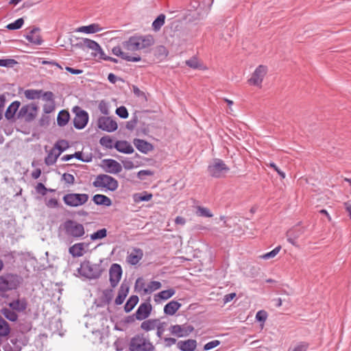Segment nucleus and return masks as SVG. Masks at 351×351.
Listing matches in <instances>:
<instances>
[{
	"label": "nucleus",
	"instance_id": "1",
	"mask_svg": "<svg viewBox=\"0 0 351 351\" xmlns=\"http://www.w3.org/2000/svg\"><path fill=\"white\" fill-rule=\"evenodd\" d=\"M22 281V278L16 274L6 273L0 276V296L3 298H7L6 293L16 290Z\"/></svg>",
	"mask_w": 351,
	"mask_h": 351
},
{
	"label": "nucleus",
	"instance_id": "2",
	"mask_svg": "<svg viewBox=\"0 0 351 351\" xmlns=\"http://www.w3.org/2000/svg\"><path fill=\"white\" fill-rule=\"evenodd\" d=\"M77 270L80 275L90 280L99 278L104 271L100 263H92L89 261H83Z\"/></svg>",
	"mask_w": 351,
	"mask_h": 351
},
{
	"label": "nucleus",
	"instance_id": "3",
	"mask_svg": "<svg viewBox=\"0 0 351 351\" xmlns=\"http://www.w3.org/2000/svg\"><path fill=\"white\" fill-rule=\"evenodd\" d=\"M62 226L64 234L69 238L77 240L82 238L85 234L84 226L75 220L66 219Z\"/></svg>",
	"mask_w": 351,
	"mask_h": 351
},
{
	"label": "nucleus",
	"instance_id": "4",
	"mask_svg": "<svg viewBox=\"0 0 351 351\" xmlns=\"http://www.w3.org/2000/svg\"><path fill=\"white\" fill-rule=\"evenodd\" d=\"M95 188H104L106 191H114L118 189V181L113 177L107 174H99L96 176L93 182Z\"/></svg>",
	"mask_w": 351,
	"mask_h": 351
},
{
	"label": "nucleus",
	"instance_id": "5",
	"mask_svg": "<svg viewBox=\"0 0 351 351\" xmlns=\"http://www.w3.org/2000/svg\"><path fill=\"white\" fill-rule=\"evenodd\" d=\"M229 170L230 168L220 158H215L213 162L208 165L207 169L209 176L215 178L224 177Z\"/></svg>",
	"mask_w": 351,
	"mask_h": 351
},
{
	"label": "nucleus",
	"instance_id": "6",
	"mask_svg": "<svg viewBox=\"0 0 351 351\" xmlns=\"http://www.w3.org/2000/svg\"><path fill=\"white\" fill-rule=\"evenodd\" d=\"M130 351H154V346L141 335H136L131 339Z\"/></svg>",
	"mask_w": 351,
	"mask_h": 351
},
{
	"label": "nucleus",
	"instance_id": "7",
	"mask_svg": "<svg viewBox=\"0 0 351 351\" xmlns=\"http://www.w3.org/2000/svg\"><path fill=\"white\" fill-rule=\"evenodd\" d=\"M76 46L82 49H84L85 48L92 49L94 51L92 54L94 56H97V55L99 54V58L101 60H106V58L109 57L105 54L98 43L89 38L81 39L76 43Z\"/></svg>",
	"mask_w": 351,
	"mask_h": 351
},
{
	"label": "nucleus",
	"instance_id": "8",
	"mask_svg": "<svg viewBox=\"0 0 351 351\" xmlns=\"http://www.w3.org/2000/svg\"><path fill=\"white\" fill-rule=\"evenodd\" d=\"M89 198L86 193H71L63 196L64 203L70 207H78L86 204Z\"/></svg>",
	"mask_w": 351,
	"mask_h": 351
},
{
	"label": "nucleus",
	"instance_id": "9",
	"mask_svg": "<svg viewBox=\"0 0 351 351\" xmlns=\"http://www.w3.org/2000/svg\"><path fill=\"white\" fill-rule=\"evenodd\" d=\"M73 112L75 114L73 119V125L77 130L84 129L88 123V113L76 106L73 108Z\"/></svg>",
	"mask_w": 351,
	"mask_h": 351
},
{
	"label": "nucleus",
	"instance_id": "10",
	"mask_svg": "<svg viewBox=\"0 0 351 351\" xmlns=\"http://www.w3.org/2000/svg\"><path fill=\"white\" fill-rule=\"evenodd\" d=\"M37 110L38 106L35 104L24 105L19 109L16 118L30 122L36 118Z\"/></svg>",
	"mask_w": 351,
	"mask_h": 351
},
{
	"label": "nucleus",
	"instance_id": "11",
	"mask_svg": "<svg viewBox=\"0 0 351 351\" xmlns=\"http://www.w3.org/2000/svg\"><path fill=\"white\" fill-rule=\"evenodd\" d=\"M268 71L267 66L261 64L258 66L252 73L251 77L248 80L250 85L261 87L265 76Z\"/></svg>",
	"mask_w": 351,
	"mask_h": 351
},
{
	"label": "nucleus",
	"instance_id": "12",
	"mask_svg": "<svg viewBox=\"0 0 351 351\" xmlns=\"http://www.w3.org/2000/svg\"><path fill=\"white\" fill-rule=\"evenodd\" d=\"M97 127L103 131L112 132L117 130L118 125L111 117L103 116L98 118Z\"/></svg>",
	"mask_w": 351,
	"mask_h": 351
},
{
	"label": "nucleus",
	"instance_id": "13",
	"mask_svg": "<svg viewBox=\"0 0 351 351\" xmlns=\"http://www.w3.org/2000/svg\"><path fill=\"white\" fill-rule=\"evenodd\" d=\"M193 330L194 327L188 324H176L171 326L169 328L171 334L179 338L189 336Z\"/></svg>",
	"mask_w": 351,
	"mask_h": 351
},
{
	"label": "nucleus",
	"instance_id": "14",
	"mask_svg": "<svg viewBox=\"0 0 351 351\" xmlns=\"http://www.w3.org/2000/svg\"><path fill=\"white\" fill-rule=\"evenodd\" d=\"M123 274L121 266L117 263L111 265L109 269L110 283L112 287H115L119 282Z\"/></svg>",
	"mask_w": 351,
	"mask_h": 351
},
{
	"label": "nucleus",
	"instance_id": "15",
	"mask_svg": "<svg viewBox=\"0 0 351 351\" xmlns=\"http://www.w3.org/2000/svg\"><path fill=\"white\" fill-rule=\"evenodd\" d=\"M152 310V304L147 302H143L139 305L135 313V317L137 320H143L147 318Z\"/></svg>",
	"mask_w": 351,
	"mask_h": 351
},
{
	"label": "nucleus",
	"instance_id": "16",
	"mask_svg": "<svg viewBox=\"0 0 351 351\" xmlns=\"http://www.w3.org/2000/svg\"><path fill=\"white\" fill-rule=\"evenodd\" d=\"M122 46H115L112 49V53L113 55L120 57L124 60H126L128 62H139L141 60V58L140 56L137 55L135 56H132L128 55V53H125L122 51Z\"/></svg>",
	"mask_w": 351,
	"mask_h": 351
},
{
	"label": "nucleus",
	"instance_id": "17",
	"mask_svg": "<svg viewBox=\"0 0 351 351\" xmlns=\"http://www.w3.org/2000/svg\"><path fill=\"white\" fill-rule=\"evenodd\" d=\"M143 252L141 248L134 247L126 258V261L131 265H137L143 258Z\"/></svg>",
	"mask_w": 351,
	"mask_h": 351
},
{
	"label": "nucleus",
	"instance_id": "18",
	"mask_svg": "<svg viewBox=\"0 0 351 351\" xmlns=\"http://www.w3.org/2000/svg\"><path fill=\"white\" fill-rule=\"evenodd\" d=\"M40 31L39 27H34L27 35H25V39L32 44L40 45L43 40L38 34Z\"/></svg>",
	"mask_w": 351,
	"mask_h": 351
},
{
	"label": "nucleus",
	"instance_id": "19",
	"mask_svg": "<svg viewBox=\"0 0 351 351\" xmlns=\"http://www.w3.org/2000/svg\"><path fill=\"white\" fill-rule=\"evenodd\" d=\"M133 144L136 148L143 154H147L154 149V146L152 143L140 138H134Z\"/></svg>",
	"mask_w": 351,
	"mask_h": 351
},
{
	"label": "nucleus",
	"instance_id": "20",
	"mask_svg": "<svg viewBox=\"0 0 351 351\" xmlns=\"http://www.w3.org/2000/svg\"><path fill=\"white\" fill-rule=\"evenodd\" d=\"M8 305L12 310L21 313L26 310L28 304L27 300L23 298L14 300L9 302Z\"/></svg>",
	"mask_w": 351,
	"mask_h": 351
},
{
	"label": "nucleus",
	"instance_id": "21",
	"mask_svg": "<svg viewBox=\"0 0 351 351\" xmlns=\"http://www.w3.org/2000/svg\"><path fill=\"white\" fill-rule=\"evenodd\" d=\"M121 45L123 49L127 51H136L140 50L137 36H130L127 40L122 42Z\"/></svg>",
	"mask_w": 351,
	"mask_h": 351
},
{
	"label": "nucleus",
	"instance_id": "22",
	"mask_svg": "<svg viewBox=\"0 0 351 351\" xmlns=\"http://www.w3.org/2000/svg\"><path fill=\"white\" fill-rule=\"evenodd\" d=\"M114 147L119 152L131 154L134 152L133 147L127 141H117L114 144Z\"/></svg>",
	"mask_w": 351,
	"mask_h": 351
},
{
	"label": "nucleus",
	"instance_id": "23",
	"mask_svg": "<svg viewBox=\"0 0 351 351\" xmlns=\"http://www.w3.org/2000/svg\"><path fill=\"white\" fill-rule=\"evenodd\" d=\"M21 102L19 101H14L12 102L5 112V119L9 121L15 120V117L17 114L16 112L19 110Z\"/></svg>",
	"mask_w": 351,
	"mask_h": 351
},
{
	"label": "nucleus",
	"instance_id": "24",
	"mask_svg": "<svg viewBox=\"0 0 351 351\" xmlns=\"http://www.w3.org/2000/svg\"><path fill=\"white\" fill-rule=\"evenodd\" d=\"M130 290V287L128 283L123 282L119 289L118 295L115 298L114 303L116 305H121L124 302Z\"/></svg>",
	"mask_w": 351,
	"mask_h": 351
},
{
	"label": "nucleus",
	"instance_id": "25",
	"mask_svg": "<svg viewBox=\"0 0 351 351\" xmlns=\"http://www.w3.org/2000/svg\"><path fill=\"white\" fill-rule=\"evenodd\" d=\"M177 348L181 351H194L197 348L195 339H186L177 342Z\"/></svg>",
	"mask_w": 351,
	"mask_h": 351
},
{
	"label": "nucleus",
	"instance_id": "26",
	"mask_svg": "<svg viewBox=\"0 0 351 351\" xmlns=\"http://www.w3.org/2000/svg\"><path fill=\"white\" fill-rule=\"evenodd\" d=\"M107 169L106 172L109 173L116 174L121 171L122 167L117 160L113 159H105L104 160Z\"/></svg>",
	"mask_w": 351,
	"mask_h": 351
},
{
	"label": "nucleus",
	"instance_id": "27",
	"mask_svg": "<svg viewBox=\"0 0 351 351\" xmlns=\"http://www.w3.org/2000/svg\"><path fill=\"white\" fill-rule=\"evenodd\" d=\"M140 50L148 48L154 44V39L152 35L137 36Z\"/></svg>",
	"mask_w": 351,
	"mask_h": 351
},
{
	"label": "nucleus",
	"instance_id": "28",
	"mask_svg": "<svg viewBox=\"0 0 351 351\" xmlns=\"http://www.w3.org/2000/svg\"><path fill=\"white\" fill-rule=\"evenodd\" d=\"M185 64L193 69H198V70H206V67L204 65V64L199 61L198 58L196 56L191 57L190 59L186 60L185 61Z\"/></svg>",
	"mask_w": 351,
	"mask_h": 351
},
{
	"label": "nucleus",
	"instance_id": "29",
	"mask_svg": "<svg viewBox=\"0 0 351 351\" xmlns=\"http://www.w3.org/2000/svg\"><path fill=\"white\" fill-rule=\"evenodd\" d=\"M69 252L73 257H80L84 255L85 253L84 251V243H77L72 246H71L69 249Z\"/></svg>",
	"mask_w": 351,
	"mask_h": 351
},
{
	"label": "nucleus",
	"instance_id": "30",
	"mask_svg": "<svg viewBox=\"0 0 351 351\" xmlns=\"http://www.w3.org/2000/svg\"><path fill=\"white\" fill-rule=\"evenodd\" d=\"M181 307V304L177 301L172 300L168 302L164 307V313L168 315H173Z\"/></svg>",
	"mask_w": 351,
	"mask_h": 351
},
{
	"label": "nucleus",
	"instance_id": "31",
	"mask_svg": "<svg viewBox=\"0 0 351 351\" xmlns=\"http://www.w3.org/2000/svg\"><path fill=\"white\" fill-rule=\"evenodd\" d=\"M93 201L98 206H110L112 205V200L105 195L96 194L93 197Z\"/></svg>",
	"mask_w": 351,
	"mask_h": 351
},
{
	"label": "nucleus",
	"instance_id": "32",
	"mask_svg": "<svg viewBox=\"0 0 351 351\" xmlns=\"http://www.w3.org/2000/svg\"><path fill=\"white\" fill-rule=\"evenodd\" d=\"M176 291L173 289H169L167 290H163L159 292L154 296V300L156 302H159L160 300H166L171 298Z\"/></svg>",
	"mask_w": 351,
	"mask_h": 351
},
{
	"label": "nucleus",
	"instance_id": "33",
	"mask_svg": "<svg viewBox=\"0 0 351 351\" xmlns=\"http://www.w3.org/2000/svg\"><path fill=\"white\" fill-rule=\"evenodd\" d=\"M70 119V114L66 110H62L59 112L57 117V124L60 127L65 126Z\"/></svg>",
	"mask_w": 351,
	"mask_h": 351
},
{
	"label": "nucleus",
	"instance_id": "34",
	"mask_svg": "<svg viewBox=\"0 0 351 351\" xmlns=\"http://www.w3.org/2000/svg\"><path fill=\"white\" fill-rule=\"evenodd\" d=\"M60 152H57V151L55 150V149H51L47 156H46L45 159V162L47 166L53 165L56 163L58 158L60 156Z\"/></svg>",
	"mask_w": 351,
	"mask_h": 351
},
{
	"label": "nucleus",
	"instance_id": "35",
	"mask_svg": "<svg viewBox=\"0 0 351 351\" xmlns=\"http://www.w3.org/2000/svg\"><path fill=\"white\" fill-rule=\"evenodd\" d=\"M153 195L147 191H143L141 193H136L133 195V200L136 203L141 202H148L152 199Z\"/></svg>",
	"mask_w": 351,
	"mask_h": 351
},
{
	"label": "nucleus",
	"instance_id": "36",
	"mask_svg": "<svg viewBox=\"0 0 351 351\" xmlns=\"http://www.w3.org/2000/svg\"><path fill=\"white\" fill-rule=\"evenodd\" d=\"M102 30V28L99 27V25L97 23H93L86 26H82L78 29V32H83L85 34H94L99 32Z\"/></svg>",
	"mask_w": 351,
	"mask_h": 351
},
{
	"label": "nucleus",
	"instance_id": "37",
	"mask_svg": "<svg viewBox=\"0 0 351 351\" xmlns=\"http://www.w3.org/2000/svg\"><path fill=\"white\" fill-rule=\"evenodd\" d=\"M2 315L9 321L14 322L18 320L19 315L15 311L12 310L10 308H3L1 310Z\"/></svg>",
	"mask_w": 351,
	"mask_h": 351
},
{
	"label": "nucleus",
	"instance_id": "38",
	"mask_svg": "<svg viewBox=\"0 0 351 351\" xmlns=\"http://www.w3.org/2000/svg\"><path fill=\"white\" fill-rule=\"evenodd\" d=\"M138 300L139 299L137 295H131L124 305V311H125V313H129L132 311L133 308L135 307V306L138 304Z\"/></svg>",
	"mask_w": 351,
	"mask_h": 351
},
{
	"label": "nucleus",
	"instance_id": "39",
	"mask_svg": "<svg viewBox=\"0 0 351 351\" xmlns=\"http://www.w3.org/2000/svg\"><path fill=\"white\" fill-rule=\"evenodd\" d=\"M9 324L0 315V337H5L10 333Z\"/></svg>",
	"mask_w": 351,
	"mask_h": 351
},
{
	"label": "nucleus",
	"instance_id": "40",
	"mask_svg": "<svg viewBox=\"0 0 351 351\" xmlns=\"http://www.w3.org/2000/svg\"><path fill=\"white\" fill-rule=\"evenodd\" d=\"M24 94L27 99L33 100L39 99L41 97L43 90L27 89L25 91Z\"/></svg>",
	"mask_w": 351,
	"mask_h": 351
},
{
	"label": "nucleus",
	"instance_id": "41",
	"mask_svg": "<svg viewBox=\"0 0 351 351\" xmlns=\"http://www.w3.org/2000/svg\"><path fill=\"white\" fill-rule=\"evenodd\" d=\"M158 320L156 319H147L141 323V328L145 330L149 331L156 327Z\"/></svg>",
	"mask_w": 351,
	"mask_h": 351
},
{
	"label": "nucleus",
	"instance_id": "42",
	"mask_svg": "<svg viewBox=\"0 0 351 351\" xmlns=\"http://www.w3.org/2000/svg\"><path fill=\"white\" fill-rule=\"evenodd\" d=\"M161 287V283L159 281H151L148 283L146 288H144V294L151 293L152 292L159 289Z\"/></svg>",
	"mask_w": 351,
	"mask_h": 351
},
{
	"label": "nucleus",
	"instance_id": "43",
	"mask_svg": "<svg viewBox=\"0 0 351 351\" xmlns=\"http://www.w3.org/2000/svg\"><path fill=\"white\" fill-rule=\"evenodd\" d=\"M165 16L163 14H160L158 17L153 21L152 27L154 30L158 31L161 27L165 24Z\"/></svg>",
	"mask_w": 351,
	"mask_h": 351
},
{
	"label": "nucleus",
	"instance_id": "44",
	"mask_svg": "<svg viewBox=\"0 0 351 351\" xmlns=\"http://www.w3.org/2000/svg\"><path fill=\"white\" fill-rule=\"evenodd\" d=\"M107 236V230L104 228L100 230H97L90 235V238L92 241H96L99 239H102Z\"/></svg>",
	"mask_w": 351,
	"mask_h": 351
},
{
	"label": "nucleus",
	"instance_id": "45",
	"mask_svg": "<svg viewBox=\"0 0 351 351\" xmlns=\"http://www.w3.org/2000/svg\"><path fill=\"white\" fill-rule=\"evenodd\" d=\"M24 24V20L23 18H19L12 23H10L6 25V28L9 30H16L22 27Z\"/></svg>",
	"mask_w": 351,
	"mask_h": 351
},
{
	"label": "nucleus",
	"instance_id": "46",
	"mask_svg": "<svg viewBox=\"0 0 351 351\" xmlns=\"http://www.w3.org/2000/svg\"><path fill=\"white\" fill-rule=\"evenodd\" d=\"M69 147L68 142L65 140H60L58 141L52 149H55L57 152H60V154Z\"/></svg>",
	"mask_w": 351,
	"mask_h": 351
},
{
	"label": "nucleus",
	"instance_id": "47",
	"mask_svg": "<svg viewBox=\"0 0 351 351\" xmlns=\"http://www.w3.org/2000/svg\"><path fill=\"white\" fill-rule=\"evenodd\" d=\"M99 143L104 147L112 149L114 147L112 139L109 136H104L99 140Z\"/></svg>",
	"mask_w": 351,
	"mask_h": 351
},
{
	"label": "nucleus",
	"instance_id": "48",
	"mask_svg": "<svg viewBox=\"0 0 351 351\" xmlns=\"http://www.w3.org/2000/svg\"><path fill=\"white\" fill-rule=\"evenodd\" d=\"M103 300L106 304H110L113 298V291L112 289H105L103 291Z\"/></svg>",
	"mask_w": 351,
	"mask_h": 351
},
{
	"label": "nucleus",
	"instance_id": "49",
	"mask_svg": "<svg viewBox=\"0 0 351 351\" xmlns=\"http://www.w3.org/2000/svg\"><path fill=\"white\" fill-rule=\"evenodd\" d=\"M115 113L118 117L124 119H127L129 116V113L127 108L123 106L117 108L116 109Z\"/></svg>",
	"mask_w": 351,
	"mask_h": 351
},
{
	"label": "nucleus",
	"instance_id": "50",
	"mask_svg": "<svg viewBox=\"0 0 351 351\" xmlns=\"http://www.w3.org/2000/svg\"><path fill=\"white\" fill-rule=\"evenodd\" d=\"M17 64V61L14 59H0V66L9 68Z\"/></svg>",
	"mask_w": 351,
	"mask_h": 351
},
{
	"label": "nucleus",
	"instance_id": "51",
	"mask_svg": "<svg viewBox=\"0 0 351 351\" xmlns=\"http://www.w3.org/2000/svg\"><path fill=\"white\" fill-rule=\"evenodd\" d=\"M98 108H99V111L105 116H108L110 114L108 104L104 100H101L99 102Z\"/></svg>",
	"mask_w": 351,
	"mask_h": 351
},
{
	"label": "nucleus",
	"instance_id": "52",
	"mask_svg": "<svg viewBox=\"0 0 351 351\" xmlns=\"http://www.w3.org/2000/svg\"><path fill=\"white\" fill-rule=\"evenodd\" d=\"M309 343L306 341L298 343L291 351H307Z\"/></svg>",
	"mask_w": 351,
	"mask_h": 351
},
{
	"label": "nucleus",
	"instance_id": "53",
	"mask_svg": "<svg viewBox=\"0 0 351 351\" xmlns=\"http://www.w3.org/2000/svg\"><path fill=\"white\" fill-rule=\"evenodd\" d=\"M197 213L199 216L205 217H212L213 216L210 210L206 207L198 206Z\"/></svg>",
	"mask_w": 351,
	"mask_h": 351
},
{
	"label": "nucleus",
	"instance_id": "54",
	"mask_svg": "<svg viewBox=\"0 0 351 351\" xmlns=\"http://www.w3.org/2000/svg\"><path fill=\"white\" fill-rule=\"evenodd\" d=\"M280 249H281V246L278 245V246L276 247L274 249H273L271 251H270L267 253H265L264 255L262 256V258L264 259H269V258H274L278 254Z\"/></svg>",
	"mask_w": 351,
	"mask_h": 351
},
{
	"label": "nucleus",
	"instance_id": "55",
	"mask_svg": "<svg viewBox=\"0 0 351 351\" xmlns=\"http://www.w3.org/2000/svg\"><path fill=\"white\" fill-rule=\"evenodd\" d=\"M56 108V102H47L43 105V110L45 114H49L52 112Z\"/></svg>",
	"mask_w": 351,
	"mask_h": 351
},
{
	"label": "nucleus",
	"instance_id": "56",
	"mask_svg": "<svg viewBox=\"0 0 351 351\" xmlns=\"http://www.w3.org/2000/svg\"><path fill=\"white\" fill-rule=\"evenodd\" d=\"M73 155V158H76L82 162H88L92 160L91 156H86V158L83 157V154L82 152H76Z\"/></svg>",
	"mask_w": 351,
	"mask_h": 351
},
{
	"label": "nucleus",
	"instance_id": "57",
	"mask_svg": "<svg viewBox=\"0 0 351 351\" xmlns=\"http://www.w3.org/2000/svg\"><path fill=\"white\" fill-rule=\"evenodd\" d=\"M294 230H289L287 233V241L292 244L293 245H296L297 244V239L299 237V234L297 236H293Z\"/></svg>",
	"mask_w": 351,
	"mask_h": 351
},
{
	"label": "nucleus",
	"instance_id": "58",
	"mask_svg": "<svg viewBox=\"0 0 351 351\" xmlns=\"http://www.w3.org/2000/svg\"><path fill=\"white\" fill-rule=\"evenodd\" d=\"M138 123V117L137 116L134 115L131 120H130L129 121H128L126 123V125H125V128L128 130H133L134 129V128L136 127V124Z\"/></svg>",
	"mask_w": 351,
	"mask_h": 351
},
{
	"label": "nucleus",
	"instance_id": "59",
	"mask_svg": "<svg viewBox=\"0 0 351 351\" xmlns=\"http://www.w3.org/2000/svg\"><path fill=\"white\" fill-rule=\"evenodd\" d=\"M62 180L68 184H73L75 182V178L72 174L64 173L62 176Z\"/></svg>",
	"mask_w": 351,
	"mask_h": 351
},
{
	"label": "nucleus",
	"instance_id": "60",
	"mask_svg": "<svg viewBox=\"0 0 351 351\" xmlns=\"http://www.w3.org/2000/svg\"><path fill=\"white\" fill-rule=\"evenodd\" d=\"M220 343H221V342L219 340H213L211 341H209V342L206 343L204 346V350H206V351L210 350H211L213 348H216L217 346L220 345Z\"/></svg>",
	"mask_w": 351,
	"mask_h": 351
},
{
	"label": "nucleus",
	"instance_id": "61",
	"mask_svg": "<svg viewBox=\"0 0 351 351\" xmlns=\"http://www.w3.org/2000/svg\"><path fill=\"white\" fill-rule=\"evenodd\" d=\"M10 342L14 346V351H20L21 350L23 343L21 340H19L18 338H14V337L11 338Z\"/></svg>",
	"mask_w": 351,
	"mask_h": 351
},
{
	"label": "nucleus",
	"instance_id": "62",
	"mask_svg": "<svg viewBox=\"0 0 351 351\" xmlns=\"http://www.w3.org/2000/svg\"><path fill=\"white\" fill-rule=\"evenodd\" d=\"M267 317V313L264 310H261L256 313V319L264 323Z\"/></svg>",
	"mask_w": 351,
	"mask_h": 351
},
{
	"label": "nucleus",
	"instance_id": "63",
	"mask_svg": "<svg viewBox=\"0 0 351 351\" xmlns=\"http://www.w3.org/2000/svg\"><path fill=\"white\" fill-rule=\"evenodd\" d=\"M132 90H133L134 94L136 97H141L145 101L147 100L145 93L143 91L141 90L137 86L133 85L132 86Z\"/></svg>",
	"mask_w": 351,
	"mask_h": 351
},
{
	"label": "nucleus",
	"instance_id": "64",
	"mask_svg": "<svg viewBox=\"0 0 351 351\" xmlns=\"http://www.w3.org/2000/svg\"><path fill=\"white\" fill-rule=\"evenodd\" d=\"M41 97H43V99L47 101V102L55 101L54 95L51 91L44 92L43 90V94Z\"/></svg>",
	"mask_w": 351,
	"mask_h": 351
}]
</instances>
